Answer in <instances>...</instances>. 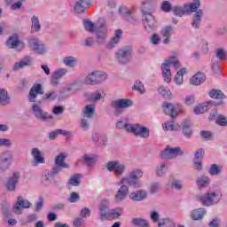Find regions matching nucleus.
Wrapping results in <instances>:
<instances>
[{
	"mask_svg": "<svg viewBox=\"0 0 227 227\" xmlns=\"http://www.w3.org/2000/svg\"><path fill=\"white\" fill-rule=\"evenodd\" d=\"M200 6H201V2L200 0H194L193 3L190 4V12H198V8H200Z\"/></svg>",
	"mask_w": 227,
	"mask_h": 227,
	"instance_id": "obj_58",
	"label": "nucleus"
},
{
	"mask_svg": "<svg viewBox=\"0 0 227 227\" xmlns=\"http://www.w3.org/2000/svg\"><path fill=\"white\" fill-rule=\"evenodd\" d=\"M121 35H123V31H121V29L115 31L114 37L108 43V49H114V47L120 43V40H121Z\"/></svg>",
	"mask_w": 227,
	"mask_h": 227,
	"instance_id": "obj_31",
	"label": "nucleus"
},
{
	"mask_svg": "<svg viewBox=\"0 0 227 227\" xmlns=\"http://www.w3.org/2000/svg\"><path fill=\"white\" fill-rule=\"evenodd\" d=\"M205 214H207V209L200 207L192 211L191 217L193 221H200V219H203Z\"/></svg>",
	"mask_w": 227,
	"mask_h": 227,
	"instance_id": "obj_32",
	"label": "nucleus"
},
{
	"mask_svg": "<svg viewBox=\"0 0 227 227\" xmlns=\"http://www.w3.org/2000/svg\"><path fill=\"white\" fill-rule=\"evenodd\" d=\"M68 184L70 185H74V187H79L81 185V182L79 181V174H75L69 179Z\"/></svg>",
	"mask_w": 227,
	"mask_h": 227,
	"instance_id": "obj_56",
	"label": "nucleus"
},
{
	"mask_svg": "<svg viewBox=\"0 0 227 227\" xmlns=\"http://www.w3.org/2000/svg\"><path fill=\"white\" fill-rule=\"evenodd\" d=\"M158 92L160 95H162V97H169L171 95V90L166 87H160Z\"/></svg>",
	"mask_w": 227,
	"mask_h": 227,
	"instance_id": "obj_62",
	"label": "nucleus"
},
{
	"mask_svg": "<svg viewBox=\"0 0 227 227\" xmlns=\"http://www.w3.org/2000/svg\"><path fill=\"white\" fill-rule=\"evenodd\" d=\"M83 26L86 31H89V33H95L97 30V27H95V24H93V22L90 20H84Z\"/></svg>",
	"mask_w": 227,
	"mask_h": 227,
	"instance_id": "obj_48",
	"label": "nucleus"
},
{
	"mask_svg": "<svg viewBox=\"0 0 227 227\" xmlns=\"http://www.w3.org/2000/svg\"><path fill=\"white\" fill-rule=\"evenodd\" d=\"M31 31L32 33H38L42 29V24H40V20H38V17L33 16L31 18Z\"/></svg>",
	"mask_w": 227,
	"mask_h": 227,
	"instance_id": "obj_41",
	"label": "nucleus"
},
{
	"mask_svg": "<svg viewBox=\"0 0 227 227\" xmlns=\"http://www.w3.org/2000/svg\"><path fill=\"white\" fill-rule=\"evenodd\" d=\"M81 200V195L75 192H72L69 198H67V201L69 203H77Z\"/></svg>",
	"mask_w": 227,
	"mask_h": 227,
	"instance_id": "obj_53",
	"label": "nucleus"
},
{
	"mask_svg": "<svg viewBox=\"0 0 227 227\" xmlns=\"http://www.w3.org/2000/svg\"><path fill=\"white\" fill-rule=\"evenodd\" d=\"M123 214L122 207H116L110 209L107 217H111V219H119L121 215Z\"/></svg>",
	"mask_w": 227,
	"mask_h": 227,
	"instance_id": "obj_42",
	"label": "nucleus"
},
{
	"mask_svg": "<svg viewBox=\"0 0 227 227\" xmlns=\"http://www.w3.org/2000/svg\"><path fill=\"white\" fill-rule=\"evenodd\" d=\"M119 12L121 15H122L123 19L127 20L128 22L134 23V16L132 15V12L127 7V6H122L119 9Z\"/></svg>",
	"mask_w": 227,
	"mask_h": 227,
	"instance_id": "obj_28",
	"label": "nucleus"
},
{
	"mask_svg": "<svg viewBox=\"0 0 227 227\" xmlns=\"http://www.w3.org/2000/svg\"><path fill=\"white\" fill-rule=\"evenodd\" d=\"M63 169H65V168H63V167H61V166H59V165H57V164H55L53 167H52V168H51V170H50V176H56V175H58L59 173H61V171L63 170Z\"/></svg>",
	"mask_w": 227,
	"mask_h": 227,
	"instance_id": "obj_55",
	"label": "nucleus"
},
{
	"mask_svg": "<svg viewBox=\"0 0 227 227\" xmlns=\"http://www.w3.org/2000/svg\"><path fill=\"white\" fill-rule=\"evenodd\" d=\"M208 109H210V102L201 103L195 106L194 113L195 114H203V113H207Z\"/></svg>",
	"mask_w": 227,
	"mask_h": 227,
	"instance_id": "obj_38",
	"label": "nucleus"
},
{
	"mask_svg": "<svg viewBox=\"0 0 227 227\" xmlns=\"http://www.w3.org/2000/svg\"><path fill=\"white\" fill-rule=\"evenodd\" d=\"M107 79V74L104 72L96 71L90 74L85 79V84H91L92 86L95 84H100V82H104Z\"/></svg>",
	"mask_w": 227,
	"mask_h": 227,
	"instance_id": "obj_7",
	"label": "nucleus"
},
{
	"mask_svg": "<svg viewBox=\"0 0 227 227\" xmlns=\"http://www.w3.org/2000/svg\"><path fill=\"white\" fill-rule=\"evenodd\" d=\"M208 173L212 176L221 175V173H223V166H218L217 164H212L209 168Z\"/></svg>",
	"mask_w": 227,
	"mask_h": 227,
	"instance_id": "obj_45",
	"label": "nucleus"
},
{
	"mask_svg": "<svg viewBox=\"0 0 227 227\" xmlns=\"http://www.w3.org/2000/svg\"><path fill=\"white\" fill-rule=\"evenodd\" d=\"M153 8H154V5H153V4H152V2H150V1L144 2L142 4V7H141L143 16L151 15Z\"/></svg>",
	"mask_w": 227,
	"mask_h": 227,
	"instance_id": "obj_39",
	"label": "nucleus"
},
{
	"mask_svg": "<svg viewBox=\"0 0 227 227\" xmlns=\"http://www.w3.org/2000/svg\"><path fill=\"white\" fill-rule=\"evenodd\" d=\"M184 74H187V70L185 68H182L174 77V81L176 84H182L184 82Z\"/></svg>",
	"mask_w": 227,
	"mask_h": 227,
	"instance_id": "obj_47",
	"label": "nucleus"
},
{
	"mask_svg": "<svg viewBox=\"0 0 227 227\" xmlns=\"http://www.w3.org/2000/svg\"><path fill=\"white\" fill-rule=\"evenodd\" d=\"M130 133L137 136V137H142V139H148L150 137V129L139 123L132 125Z\"/></svg>",
	"mask_w": 227,
	"mask_h": 227,
	"instance_id": "obj_9",
	"label": "nucleus"
},
{
	"mask_svg": "<svg viewBox=\"0 0 227 227\" xmlns=\"http://www.w3.org/2000/svg\"><path fill=\"white\" fill-rule=\"evenodd\" d=\"M82 161L84 162V164H86V166H95V158L91 155L84 154L82 156Z\"/></svg>",
	"mask_w": 227,
	"mask_h": 227,
	"instance_id": "obj_49",
	"label": "nucleus"
},
{
	"mask_svg": "<svg viewBox=\"0 0 227 227\" xmlns=\"http://www.w3.org/2000/svg\"><path fill=\"white\" fill-rule=\"evenodd\" d=\"M203 10L199 9L194 14L192 21V27L193 29H200L201 27V19H203Z\"/></svg>",
	"mask_w": 227,
	"mask_h": 227,
	"instance_id": "obj_24",
	"label": "nucleus"
},
{
	"mask_svg": "<svg viewBox=\"0 0 227 227\" xmlns=\"http://www.w3.org/2000/svg\"><path fill=\"white\" fill-rule=\"evenodd\" d=\"M143 17L144 26L146 31H153V29H157V21L155 20L153 14H145Z\"/></svg>",
	"mask_w": 227,
	"mask_h": 227,
	"instance_id": "obj_18",
	"label": "nucleus"
},
{
	"mask_svg": "<svg viewBox=\"0 0 227 227\" xmlns=\"http://www.w3.org/2000/svg\"><path fill=\"white\" fill-rule=\"evenodd\" d=\"M41 105L42 101L34 103L32 105V113L37 120H40L41 121H47L51 117H49V114H47V112H43Z\"/></svg>",
	"mask_w": 227,
	"mask_h": 227,
	"instance_id": "obj_11",
	"label": "nucleus"
},
{
	"mask_svg": "<svg viewBox=\"0 0 227 227\" xmlns=\"http://www.w3.org/2000/svg\"><path fill=\"white\" fill-rule=\"evenodd\" d=\"M58 95L56 94L55 91H50L48 93H46L43 97V100H55V98H57Z\"/></svg>",
	"mask_w": 227,
	"mask_h": 227,
	"instance_id": "obj_61",
	"label": "nucleus"
},
{
	"mask_svg": "<svg viewBox=\"0 0 227 227\" xmlns=\"http://www.w3.org/2000/svg\"><path fill=\"white\" fill-rule=\"evenodd\" d=\"M190 82L193 86H200V84H201V82H205V74L202 73L196 74L195 75H193L191 78Z\"/></svg>",
	"mask_w": 227,
	"mask_h": 227,
	"instance_id": "obj_37",
	"label": "nucleus"
},
{
	"mask_svg": "<svg viewBox=\"0 0 227 227\" xmlns=\"http://www.w3.org/2000/svg\"><path fill=\"white\" fill-rule=\"evenodd\" d=\"M67 72H68L67 69L60 68L55 71V73L53 74V76H55L57 79H61V77H65V75H67Z\"/></svg>",
	"mask_w": 227,
	"mask_h": 227,
	"instance_id": "obj_59",
	"label": "nucleus"
},
{
	"mask_svg": "<svg viewBox=\"0 0 227 227\" xmlns=\"http://www.w3.org/2000/svg\"><path fill=\"white\" fill-rule=\"evenodd\" d=\"M132 125L130 123L123 122V121H119L116 122V129H119L120 130L125 129L128 132H131L132 130Z\"/></svg>",
	"mask_w": 227,
	"mask_h": 227,
	"instance_id": "obj_46",
	"label": "nucleus"
},
{
	"mask_svg": "<svg viewBox=\"0 0 227 227\" xmlns=\"http://www.w3.org/2000/svg\"><path fill=\"white\" fill-rule=\"evenodd\" d=\"M38 95H43V88H42V84L40 83L34 84L30 89L28 101L36 102V98Z\"/></svg>",
	"mask_w": 227,
	"mask_h": 227,
	"instance_id": "obj_19",
	"label": "nucleus"
},
{
	"mask_svg": "<svg viewBox=\"0 0 227 227\" xmlns=\"http://www.w3.org/2000/svg\"><path fill=\"white\" fill-rule=\"evenodd\" d=\"M31 155L33 157L34 166H38V164H45V158L42 156V152L38 148H32Z\"/></svg>",
	"mask_w": 227,
	"mask_h": 227,
	"instance_id": "obj_21",
	"label": "nucleus"
},
{
	"mask_svg": "<svg viewBox=\"0 0 227 227\" xmlns=\"http://www.w3.org/2000/svg\"><path fill=\"white\" fill-rule=\"evenodd\" d=\"M31 207V202H29L27 200L24 199V197H18L17 202L12 207V212L14 214H22V209L24 208H29Z\"/></svg>",
	"mask_w": 227,
	"mask_h": 227,
	"instance_id": "obj_14",
	"label": "nucleus"
},
{
	"mask_svg": "<svg viewBox=\"0 0 227 227\" xmlns=\"http://www.w3.org/2000/svg\"><path fill=\"white\" fill-rule=\"evenodd\" d=\"M20 44V41L19 40V35L16 34L11 35L6 42V45L9 49H17Z\"/></svg>",
	"mask_w": 227,
	"mask_h": 227,
	"instance_id": "obj_33",
	"label": "nucleus"
},
{
	"mask_svg": "<svg viewBox=\"0 0 227 227\" xmlns=\"http://www.w3.org/2000/svg\"><path fill=\"white\" fill-rule=\"evenodd\" d=\"M94 115H95V105L94 104L87 105L83 108L82 116H83V118H93Z\"/></svg>",
	"mask_w": 227,
	"mask_h": 227,
	"instance_id": "obj_34",
	"label": "nucleus"
},
{
	"mask_svg": "<svg viewBox=\"0 0 227 227\" xmlns=\"http://www.w3.org/2000/svg\"><path fill=\"white\" fill-rule=\"evenodd\" d=\"M66 159H67V156L64 153H60L56 156L55 164L57 166H60V167L64 168V169H68V168H70V165H68L67 162H65Z\"/></svg>",
	"mask_w": 227,
	"mask_h": 227,
	"instance_id": "obj_36",
	"label": "nucleus"
},
{
	"mask_svg": "<svg viewBox=\"0 0 227 227\" xmlns=\"http://www.w3.org/2000/svg\"><path fill=\"white\" fill-rule=\"evenodd\" d=\"M130 224L136 227H150V223H148V220L142 217L131 218Z\"/></svg>",
	"mask_w": 227,
	"mask_h": 227,
	"instance_id": "obj_29",
	"label": "nucleus"
},
{
	"mask_svg": "<svg viewBox=\"0 0 227 227\" xmlns=\"http://www.w3.org/2000/svg\"><path fill=\"white\" fill-rule=\"evenodd\" d=\"M182 130L184 137L186 139H191L192 137V129H191V121L190 120H184L182 124Z\"/></svg>",
	"mask_w": 227,
	"mask_h": 227,
	"instance_id": "obj_26",
	"label": "nucleus"
},
{
	"mask_svg": "<svg viewBox=\"0 0 227 227\" xmlns=\"http://www.w3.org/2000/svg\"><path fill=\"white\" fill-rule=\"evenodd\" d=\"M109 205H110L109 200L104 199L101 200L98 206L99 220L106 221V219H107V215L111 211V209L109 208Z\"/></svg>",
	"mask_w": 227,
	"mask_h": 227,
	"instance_id": "obj_17",
	"label": "nucleus"
},
{
	"mask_svg": "<svg viewBox=\"0 0 227 227\" xmlns=\"http://www.w3.org/2000/svg\"><path fill=\"white\" fill-rule=\"evenodd\" d=\"M80 127H81V129H82V130H89V129H90V121H88V119L82 118L81 120Z\"/></svg>",
	"mask_w": 227,
	"mask_h": 227,
	"instance_id": "obj_64",
	"label": "nucleus"
},
{
	"mask_svg": "<svg viewBox=\"0 0 227 227\" xmlns=\"http://www.w3.org/2000/svg\"><path fill=\"white\" fill-rule=\"evenodd\" d=\"M162 109L165 114L172 117V119L176 118L178 116V112H176V106L169 102H164L162 104Z\"/></svg>",
	"mask_w": 227,
	"mask_h": 227,
	"instance_id": "obj_20",
	"label": "nucleus"
},
{
	"mask_svg": "<svg viewBox=\"0 0 227 227\" xmlns=\"http://www.w3.org/2000/svg\"><path fill=\"white\" fill-rule=\"evenodd\" d=\"M184 155V151L181 147H169L168 146L164 152L161 153V159L168 160L171 159H176L178 156Z\"/></svg>",
	"mask_w": 227,
	"mask_h": 227,
	"instance_id": "obj_10",
	"label": "nucleus"
},
{
	"mask_svg": "<svg viewBox=\"0 0 227 227\" xmlns=\"http://www.w3.org/2000/svg\"><path fill=\"white\" fill-rule=\"evenodd\" d=\"M92 141L98 146H106L107 145V136L104 134L93 133Z\"/></svg>",
	"mask_w": 227,
	"mask_h": 227,
	"instance_id": "obj_27",
	"label": "nucleus"
},
{
	"mask_svg": "<svg viewBox=\"0 0 227 227\" xmlns=\"http://www.w3.org/2000/svg\"><path fill=\"white\" fill-rule=\"evenodd\" d=\"M196 184L198 187L200 188L208 187V184H210V178L208 176H200L197 178Z\"/></svg>",
	"mask_w": 227,
	"mask_h": 227,
	"instance_id": "obj_43",
	"label": "nucleus"
},
{
	"mask_svg": "<svg viewBox=\"0 0 227 227\" xmlns=\"http://www.w3.org/2000/svg\"><path fill=\"white\" fill-rule=\"evenodd\" d=\"M91 4V0H78L74 6V10L78 15H82L87 10H90Z\"/></svg>",
	"mask_w": 227,
	"mask_h": 227,
	"instance_id": "obj_16",
	"label": "nucleus"
},
{
	"mask_svg": "<svg viewBox=\"0 0 227 227\" xmlns=\"http://www.w3.org/2000/svg\"><path fill=\"white\" fill-rule=\"evenodd\" d=\"M129 198L133 201H144V200H146V198H148V192H146V190H138L131 192L129 194Z\"/></svg>",
	"mask_w": 227,
	"mask_h": 227,
	"instance_id": "obj_25",
	"label": "nucleus"
},
{
	"mask_svg": "<svg viewBox=\"0 0 227 227\" xmlns=\"http://www.w3.org/2000/svg\"><path fill=\"white\" fill-rule=\"evenodd\" d=\"M20 180V172H14L6 181L5 189L10 192L17 191V184Z\"/></svg>",
	"mask_w": 227,
	"mask_h": 227,
	"instance_id": "obj_15",
	"label": "nucleus"
},
{
	"mask_svg": "<svg viewBox=\"0 0 227 227\" xmlns=\"http://www.w3.org/2000/svg\"><path fill=\"white\" fill-rule=\"evenodd\" d=\"M209 97L211 98H214L215 100H220L219 102L215 103V106H222L223 104V100L226 98V95H224V92H222L219 90L213 89L209 91Z\"/></svg>",
	"mask_w": 227,
	"mask_h": 227,
	"instance_id": "obj_22",
	"label": "nucleus"
},
{
	"mask_svg": "<svg viewBox=\"0 0 227 227\" xmlns=\"http://www.w3.org/2000/svg\"><path fill=\"white\" fill-rule=\"evenodd\" d=\"M170 65L176 67V65H178V59H175L174 57H171L168 59L165 60V62L162 64L161 70L165 82H171L172 75L171 69L169 68Z\"/></svg>",
	"mask_w": 227,
	"mask_h": 227,
	"instance_id": "obj_6",
	"label": "nucleus"
},
{
	"mask_svg": "<svg viewBox=\"0 0 227 227\" xmlns=\"http://www.w3.org/2000/svg\"><path fill=\"white\" fill-rule=\"evenodd\" d=\"M174 15H176V17H184V8L183 7H173L172 9Z\"/></svg>",
	"mask_w": 227,
	"mask_h": 227,
	"instance_id": "obj_63",
	"label": "nucleus"
},
{
	"mask_svg": "<svg viewBox=\"0 0 227 227\" xmlns=\"http://www.w3.org/2000/svg\"><path fill=\"white\" fill-rule=\"evenodd\" d=\"M33 65V58L25 56L20 62H16L13 66V70H20L26 68V67H31Z\"/></svg>",
	"mask_w": 227,
	"mask_h": 227,
	"instance_id": "obj_23",
	"label": "nucleus"
},
{
	"mask_svg": "<svg viewBox=\"0 0 227 227\" xmlns=\"http://www.w3.org/2000/svg\"><path fill=\"white\" fill-rule=\"evenodd\" d=\"M168 173V167L165 164H161L160 167L156 168L157 176H164Z\"/></svg>",
	"mask_w": 227,
	"mask_h": 227,
	"instance_id": "obj_54",
	"label": "nucleus"
},
{
	"mask_svg": "<svg viewBox=\"0 0 227 227\" xmlns=\"http://www.w3.org/2000/svg\"><path fill=\"white\" fill-rule=\"evenodd\" d=\"M143 169L141 168H134L131 170L127 176L121 177L120 184L121 187L116 192V194L114 196L115 203H121L127 196H129V186L134 187V189H139L142 187L141 181H139V178H143ZM125 184L127 185H125Z\"/></svg>",
	"mask_w": 227,
	"mask_h": 227,
	"instance_id": "obj_1",
	"label": "nucleus"
},
{
	"mask_svg": "<svg viewBox=\"0 0 227 227\" xmlns=\"http://www.w3.org/2000/svg\"><path fill=\"white\" fill-rule=\"evenodd\" d=\"M134 90L138 91V93H140V95H145V93H146V90H145V85L143 84V82H141V81H137L135 82Z\"/></svg>",
	"mask_w": 227,
	"mask_h": 227,
	"instance_id": "obj_51",
	"label": "nucleus"
},
{
	"mask_svg": "<svg viewBox=\"0 0 227 227\" xmlns=\"http://www.w3.org/2000/svg\"><path fill=\"white\" fill-rule=\"evenodd\" d=\"M106 168L110 173H114L117 178L123 176L125 171H127V165L120 160H110L106 164Z\"/></svg>",
	"mask_w": 227,
	"mask_h": 227,
	"instance_id": "obj_2",
	"label": "nucleus"
},
{
	"mask_svg": "<svg viewBox=\"0 0 227 227\" xmlns=\"http://www.w3.org/2000/svg\"><path fill=\"white\" fill-rule=\"evenodd\" d=\"M227 52L223 48H219L215 51V58H217L220 60L226 59Z\"/></svg>",
	"mask_w": 227,
	"mask_h": 227,
	"instance_id": "obj_57",
	"label": "nucleus"
},
{
	"mask_svg": "<svg viewBox=\"0 0 227 227\" xmlns=\"http://www.w3.org/2000/svg\"><path fill=\"white\" fill-rule=\"evenodd\" d=\"M132 58V47L124 46L119 49L115 53V59L120 63V65H127Z\"/></svg>",
	"mask_w": 227,
	"mask_h": 227,
	"instance_id": "obj_5",
	"label": "nucleus"
},
{
	"mask_svg": "<svg viewBox=\"0 0 227 227\" xmlns=\"http://www.w3.org/2000/svg\"><path fill=\"white\" fill-rule=\"evenodd\" d=\"M104 97H106V93H104V90H97L93 93H90L88 98L90 102H98V100L104 98Z\"/></svg>",
	"mask_w": 227,
	"mask_h": 227,
	"instance_id": "obj_35",
	"label": "nucleus"
},
{
	"mask_svg": "<svg viewBox=\"0 0 227 227\" xmlns=\"http://www.w3.org/2000/svg\"><path fill=\"white\" fill-rule=\"evenodd\" d=\"M51 170H44L43 172V178L42 182L44 184V185H49V183L51 182V178H54V176H51Z\"/></svg>",
	"mask_w": 227,
	"mask_h": 227,
	"instance_id": "obj_50",
	"label": "nucleus"
},
{
	"mask_svg": "<svg viewBox=\"0 0 227 227\" xmlns=\"http://www.w3.org/2000/svg\"><path fill=\"white\" fill-rule=\"evenodd\" d=\"M173 31V27L168 26L161 29L160 33L164 36L163 43L166 45L169 43V36H171V32Z\"/></svg>",
	"mask_w": 227,
	"mask_h": 227,
	"instance_id": "obj_40",
	"label": "nucleus"
},
{
	"mask_svg": "<svg viewBox=\"0 0 227 227\" xmlns=\"http://www.w3.org/2000/svg\"><path fill=\"white\" fill-rule=\"evenodd\" d=\"M134 102L130 99L121 98L111 102V107L114 109V116H120L123 113V109H129L132 107Z\"/></svg>",
	"mask_w": 227,
	"mask_h": 227,
	"instance_id": "obj_4",
	"label": "nucleus"
},
{
	"mask_svg": "<svg viewBox=\"0 0 227 227\" xmlns=\"http://www.w3.org/2000/svg\"><path fill=\"white\" fill-rule=\"evenodd\" d=\"M28 46L36 54H39L43 56L47 52V50L45 49V44L42 43V41L36 39V38H31L28 40Z\"/></svg>",
	"mask_w": 227,
	"mask_h": 227,
	"instance_id": "obj_12",
	"label": "nucleus"
},
{
	"mask_svg": "<svg viewBox=\"0 0 227 227\" xmlns=\"http://www.w3.org/2000/svg\"><path fill=\"white\" fill-rule=\"evenodd\" d=\"M12 98L8 94V90L6 89H0V106H8Z\"/></svg>",
	"mask_w": 227,
	"mask_h": 227,
	"instance_id": "obj_30",
	"label": "nucleus"
},
{
	"mask_svg": "<svg viewBox=\"0 0 227 227\" xmlns=\"http://www.w3.org/2000/svg\"><path fill=\"white\" fill-rule=\"evenodd\" d=\"M158 227H176V224L171 218L166 217L159 221Z\"/></svg>",
	"mask_w": 227,
	"mask_h": 227,
	"instance_id": "obj_44",
	"label": "nucleus"
},
{
	"mask_svg": "<svg viewBox=\"0 0 227 227\" xmlns=\"http://www.w3.org/2000/svg\"><path fill=\"white\" fill-rule=\"evenodd\" d=\"M13 160V155L10 152H4L0 153V173H5L10 169L12 162Z\"/></svg>",
	"mask_w": 227,
	"mask_h": 227,
	"instance_id": "obj_8",
	"label": "nucleus"
},
{
	"mask_svg": "<svg viewBox=\"0 0 227 227\" xmlns=\"http://www.w3.org/2000/svg\"><path fill=\"white\" fill-rule=\"evenodd\" d=\"M63 63L67 67H75V63H77V59H75L74 57H66L63 59Z\"/></svg>",
	"mask_w": 227,
	"mask_h": 227,
	"instance_id": "obj_52",
	"label": "nucleus"
},
{
	"mask_svg": "<svg viewBox=\"0 0 227 227\" xmlns=\"http://www.w3.org/2000/svg\"><path fill=\"white\" fill-rule=\"evenodd\" d=\"M109 31V27H107V23L106 21H98L96 26V42L98 45H104L106 41L107 40V32Z\"/></svg>",
	"mask_w": 227,
	"mask_h": 227,
	"instance_id": "obj_3",
	"label": "nucleus"
},
{
	"mask_svg": "<svg viewBox=\"0 0 227 227\" xmlns=\"http://www.w3.org/2000/svg\"><path fill=\"white\" fill-rule=\"evenodd\" d=\"M216 123L217 125H220L221 127H226L227 125V120H226V116L224 115H218L217 119H216Z\"/></svg>",
	"mask_w": 227,
	"mask_h": 227,
	"instance_id": "obj_60",
	"label": "nucleus"
},
{
	"mask_svg": "<svg viewBox=\"0 0 227 227\" xmlns=\"http://www.w3.org/2000/svg\"><path fill=\"white\" fill-rule=\"evenodd\" d=\"M200 201L204 207H212L219 203V197L215 192L205 193L200 196Z\"/></svg>",
	"mask_w": 227,
	"mask_h": 227,
	"instance_id": "obj_13",
	"label": "nucleus"
}]
</instances>
